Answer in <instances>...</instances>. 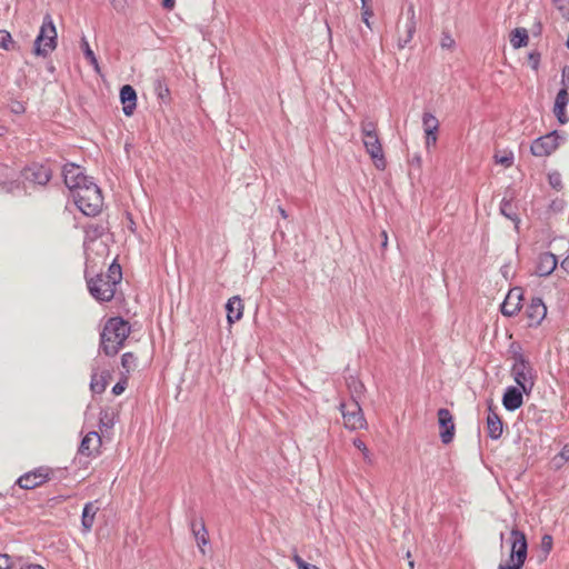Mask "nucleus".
Listing matches in <instances>:
<instances>
[{"label":"nucleus","instance_id":"nucleus-1","mask_svg":"<svg viewBox=\"0 0 569 569\" xmlns=\"http://www.w3.org/2000/svg\"><path fill=\"white\" fill-rule=\"evenodd\" d=\"M131 332L130 323L122 317L109 318L100 332L99 351L108 357L116 356Z\"/></svg>","mask_w":569,"mask_h":569},{"label":"nucleus","instance_id":"nucleus-2","mask_svg":"<svg viewBox=\"0 0 569 569\" xmlns=\"http://www.w3.org/2000/svg\"><path fill=\"white\" fill-rule=\"evenodd\" d=\"M73 201L77 208L87 217H96L101 212L103 197L101 189L94 181L82 186L73 194Z\"/></svg>","mask_w":569,"mask_h":569},{"label":"nucleus","instance_id":"nucleus-3","mask_svg":"<svg viewBox=\"0 0 569 569\" xmlns=\"http://www.w3.org/2000/svg\"><path fill=\"white\" fill-rule=\"evenodd\" d=\"M513 363L510 372L516 382V387L521 388L525 395L529 396L536 383V371L530 361L520 351L513 352Z\"/></svg>","mask_w":569,"mask_h":569},{"label":"nucleus","instance_id":"nucleus-4","mask_svg":"<svg viewBox=\"0 0 569 569\" xmlns=\"http://www.w3.org/2000/svg\"><path fill=\"white\" fill-rule=\"evenodd\" d=\"M362 142L367 153L370 156L375 167L378 170H385L387 160L385 158L382 144L380 142L377 126L372 121L361 122Z\"/></svg>","mask_w":569,"mask_h":569},{"label":"nucleus","instance_id":"nucleus-5","mask_svg":"<svg viewBox=\"0 0 569 569\" xmlns=\"http://www.w3.org/2000/svg\"><path fill=\"white\" fill-rule=\"evenodd\" d=\"M57 29L50 13L42 19L39 33L33 43V53L38 57H47L57 48Z\"/></svg>","mask_w":569,"mask_h":569},{"label":"nucleus","instance_id":"nucleus-6","mask_svg":"<svg viewBox=\"0 0 569 569\" xmlns=\"http://www.w3.org/2000/svg\"><path fill=\"white\" fill-rule=\"evenodd\" d=\"M102 440L97 431L88 432L81 440L77 456L73 459V465L78 469L88 468L90 460L97 458L100 455V447Z\"/></svg>","mask_w":569,"mask_h":569},{"label":"nucleus","instance_id":"nucleus-7","mask_svg":"<svg viewBox=\"0 0 569 569\" xmlns=\"http://www.w3.org/2000/svg\"><path fill=\"white\" fill-rule=\"evenodd\" d=\"M84 278L88 291L96 301L110 302L114 298L117 287L111 284L103 273L89 277L88 270H86Z\"/></svg>","mask_w":569,"mask_h":569},{"label":"nucleus","instance_id":"nucleus-8","mask_svg":"<svg viewBox=\"0 0 569 569\" xmlns=\"http://www.w3.org/2000/svg\"><path fill=\"white\" fill-rule=\"evenodd\" d=\"M566 141V134L558 130H552L543 136L536 138L530 144V153L533 157H548L555 152L559 146Z\"/></svg>","mask_w":569,"mask_h":569},{"label":"nucleus","instance_id":"nucleus-9","mask_svg":"<svg viewBox=\"0 0 569 569\" xmlns=\"http://www.w3.org/2000/svg\"><path fill=\"white\" fill-rule=\"evenodd\" d=\"M52 174L53 170L49 161L31 162L21 170V177L24 181L39 187H46Z\"/></svg>","mask_w":569,"mask_h":569},{"label":"nucleus","instance_id":"nucleus-10","mask_svg":"<svg viewBox=\"0 0 569 569\" xmlns=\"http://www.w3.org/2000/svg\"><path fill=\"white\" fill-rule=\"evenodd\" d=\"M340 410L347 429L358 430L367 427L362 409L357 400L352 399L349 403H340Z\"/></svg>","mask_w":569,"mask_h":569},{"label":"nucleus","instance_id":"nucleus-11","mask_svg":"<svg viewBox=\"0 0 569 569\" xmlns=\"http://www.w3.org/2000/svg\"><path fill=\"white\" fill-rule=\"evenodd\" d=\"M62 177L63 182L68 189L72 192V194L82 188V186L88 184L93 181L91 177L84 174L83 168L76 163H66L62 168Z\"/></svg>","mask_w":569,"mask_h":569},{"label":"nucleus","instance_id":"nucleus-12","mask_svg":"<svg viewBox=\"0 0 569 569\" xmlns=\"http://www.w3.org/2000/svg\"><path fill=\"white\" fill-rule=\"evenodd\" d=\"M510 542L509 561L523 567L528 556V542L525 532L513 528L510 531Z\"/></svg>","mask_w":569,"mask_h":569},{"label":"nucleus","instance_id":"nucleus-13","mask_svg":"<svg viewBox=\"0 0 569 569\" xmlns=\"http://www.w3.org/2000/svg\"><path fill=\"white\" fill-rule=\"evenodd\" d=\"M417 29V17L415 7L410 4L406 11V21L402 24V20L400 19L398 22V42L397 46L399 49L406 48L412 40L413 34Z\"/></svg>","mask_w":569,"mask_h":569},{"label":"nucleus","instance_id":"nucleus-14","mask_svg":"<svg viewBox=\"0 0 569 569\" xmlns=\"http://www.w3.org/2000/svg\"><path fill=\"white\" fill-rule=\"evenodd\" d=\"M438 416V426L440 429L439 437L443 445H449L452 442L456 433V425L453 421V416L447 408H440L437 412Z\"/></svg>","mask_w":569,"mask_h":569},{"label":"nucleus","instance_id":"nucleus-15","mask_svg":"<svg viewBox=\"0 0 569 569\" xmlns=\"http://www.w3.org/2000/svg\"><path fill=\"white\" fill-rule=\"evenodd\" d=\"M523 290L521 287H515L509 290L500 306V311L505 317H515L522 308Z\"/></svg>","mask_w":569,"mask_h":569},{"label":"nucleus","instance_id":"nucleus-16","mask_svg":"<svg viewBox=\"0 0 569 569\" xmlns=\"http://www.w3.org/2000/svg\"><path fill=\"white\" fill-rule=\"evenodd\" d=\"M49 480V469L46 467L36 468L26 472L17 480V485L22 489H34Z\"/></svg>","mask_w":569,"mask_h":569},{"label":"nucleus","instance_id":"nucleus-17","mask_svg":"<svg viewBox=\"0 0 569 569\" xmlns=\"http://www.w3.org/2000/svg\"><path fill=\"white\" fill-rule=\"evenodd\" d=\"M528 327L536 328L547 316V307L540 297H533L525 310Z\"/></svg>","mask_w":569,"mask_h":569},{"label":"nucleus","instance_id":"nucleus-18","mask_svg":"<svg viewBox=\"0 0 569 569\" xmlns=\"http://www.w3.org/2000/svg\"><path fill=\"white\" fill-rule=\"evenodd\" d=\"M523 395L525 391L521 388L516 386L507 387L501 399L503 408L509 412L518 410L523 405Z\"/></svg>","mask_w":569,"mask_h":569},{"label":"nucleus","instance_id":"nucleus-19","mask_svg":"<svg viewBox=\"0 0 569 569\" xmlns=\"http://www.w3.org/2000/svg\"><path fill=\"white\" fill-rule=\"evenodd\" d=\"M487 431L488 437L492 440L500 439L503 431V422L495 411L492 400L488 402Z\"/></svg>","mask_w":569,"mask_h":569},{"label":"nucleus","instance_id":"nucleus-20","mask_svg":"<svg viewBox=\"0 0 569 569\" xmlns=\"http://www.w3.org/2000/svg\"><path fill=\"white\" fill-rule=\"evenodd\" d=\"M558 266V257L550 251L541 252L536 264V274L539 277L550 276Z\"/></svg>","mask_w":569,"mask_h":569},{"label":"nucleus","instance_id":"nucleus-21","mask_svg":"<svg viewBox=\"0 0 569 569\" xmlns=\"http://www.w3.org/2000/svg\"><path fill=\"white\" fill-rule=\"evenodd\" d=\"M190 530L194 537L197 546L199 547L200 551L204 555L206 551L203 547L209 545L210 540L203 519L192 518L190 520Z\"/></svg>","mask_w":569,"mask_h":569},{"label":"nucleus","instance_id":"nucleus-22","mask_svg":"<svg viewBox=\"0 0 569 569\" xmlns=\"http://www.w3.org/2000/svg\"><path fill=\"white\" fill-rule=\"evenodd\" d=\"M569 103V92L567 88H561L555 99L553 113L560 124H566L569 117L566 113V108Z\"/></svg>","mask_w":569,"mask_h":569},{"label":"nucleus","instance_id":"nucleus-23","mask_svg":"<svg viewBox=\"0 0 569 569\" xmlns=\"http://www.w3.org/2000/svg\"><path fill=\"white\" fill-rule=\"evenodd\" d=\"M120 101L124 116L130 117L137 107V92L130 84H124L120 89Z\"/></svg>","mask_w":569,"mask_h":569},{"label":"nucleus","instance_id":"nucleus-24","mask_svg":"<svg viewBox=\"0 0 569 569\" xmlns=\"http://www.w3.org/2000/svg\"><path fill=\"white\" fill-rule=\"evenodd\" d=\"M99 506H97V501H89L84 505L81 515V530L83 533H88L91 531L96 515L99 511Z\"/></svg>","mask_w":569,"mask_h":569},{"label":"nucleus","instance_id":"nucleus-25","mask_svg":"<svg viewBox=\"0 0 569 569\" xmlns=\"http://www.w3.org/2000/svg\"><path fill=\"white\" fill-rule=\"evenodd\" d=\"M227 320L229 323L239 321L243 316V303L239 296L230 298L226 303Z\"/></svg>","mask_w":569,"mask_h":569},{"label":"nucleus","instance_id":"nucleus-26","mask_svg":"<svg viewBox=\"0 0 569 569\" xmlns=\"http://www.w3.org/2000/svg\"><path fill=\"white\" fill-rule=\"evenodd\" d=\"M500 213L507 219L511 220L515 223L516 229H518L520 223V218L518 214V208L512 202V198H507L506 196L502 198L499 207Z\"/></svg>","mask_w":569,"mask_h":569},{"label":"nucleus","instance_id":"nucleus-27","mask_svg":"<svg viewBox=\"0 0 569 569\" xmlns=\"http://www.w3.org/2000/svg\"><path fill=\"white\" fill-rule=\"evenodd\" d=\"M111 378V372L109 370H103L100 376H98V372L96 369H93L91 375V381H90V389L93 393H102L109 382V379Z\"/></svg>","mask_w":569,"mask_h":569},{"label":"nucleus","instance_id":"nucleus-28","mask_svg":"<svg viewBox=\"0 0 569 569\" xmlns=\"http://www.w3.org/2000/svg\"><path fill=\"white\" fill-rule=\"evenodd\" d=\"M107 231V227L100 223L88 224L84 227V241L83 246L87 243L94 242L99 238H101Z\"/></svg>","mask_w":569,"mask_h":569},{"label":"nucleus","instance_id":"nucleus-29","mask_svg":"<svg viewBox=\"0 0 569 569\" xmlns=\"http://www.w3.org/2000/svg\"><path fill=\"white\" fill-rule=\"evenodd\" d=\"M153 90L157 97L162 102H169L170 101V89L168 87V83L164 79V77H157L153 80Z\"/></svg>","mask_w":569,"mask_h":569},{"label":"nucleus","instance_id":"nucleus-30","mask_svg":"<svg viewBox=\"0 0 569 569\" xmlns=\"http://www.w3.org/2000/svg\"><path fill=\"white\" fill-rule=\"evenodd\" d=\"M529 41L528 31L525 28H516L510 33V43L515 49L526 47Z\"/></svg>","mask_w":569,"mask_h":569},{"label":"nucleus","instance_id":"nucleus-31","mask_svg":"<svg viewBox=\"0 0 569 569\" xmlns=\"http://www.w3.org/2000/svg\"><path fill=\"white\" fill-rule=\"evenodd\" d=\"M107 280H109V282L113 286H118L121 280H122V268L121 266L117 262V260H113L111 262V264L109 266L108 268V271L106 274H103Z\"/></svg>","mask_w":569,"mask_h":569},{"label":"nucleus","instance_id":"nucleus-32","mask_svg":"<svg viewBox=\"0 0 569 569\" xmlns=\"http://www.w3.org/2000/svg\"><path fill=\"white\" fill-rule=\"evenodd\" d=\"M422 126L425 133L427 132H438L439 130V121L436 116L431 112H423L422 114Z\"/></svg>","mask_w":569,"mask_h":569},{"label":"nucleus","instance_id":"nucleus-33","mask_svg":"<svg viewBox=\"0 0 569 569\" xmlns=\"http://www.w3.org/2000/svg\"><path fill=\"white\" fill-rule=\"evenodd\" d=\"M81 49L83 51L84 58L89 61V63L94 68L96 71H99L100 68L98 59L94 52L91 50L89 42L84 37L81 39Z\"/></svg>","mask_w":569,"mask_h":569},{"label":"nucleus","instance_id":"nucleus-34","mask_svg":"<svg viewBox=\"0 0 569 569\" xmlns=\"http://www.w3.org/2000/svg\"><path fill=\"white\" fill-rule=\"evenodd\" d=\"M114 426V415L108 410L101 409L99 413V429L108 430Z\"/></svg>","mask_w":569,"mask_h":569},{"label":"nucleus","instance_id":"nucleus-35","mask_svg":"<svg viewBox=\"0 0 569 569\" xmlns=\"http://www.w3.org/2000/svg\"><path fill=\"white\" fill-rule=\"evenodd\" d=\"M137 365V357L132 352H124L121 356V367L123 368V372L121 375H128Z\"/></svg>","mask_w":569,"mask_h":569},{"label":"nucleus","instance_id":"nucleus-36","mask_svg":"<svg viewBox=\"0 0 569 569\" xmlns=\"http://www.w3.org/2000/svg\"><path fill=\"white\" fill-rule=\"evenodd\" d=\"M0 48L7 51L14 49L11 33L4 29L0 30Z\"/></svg>","mask_w":569,"mask_h":569},{"label":"nucleus","instance_id":"nucleus-37","mask_svg":"<svg viewBox=\"0 0 569 569\" xmlns=\"http://www.w3.org/2000/svg\"><path fill=\"white\" fill-rule=\"evenodd\" d=\"M362 6H361V20L362 22L367 26V28L369 30H372V23H371V18L373 17V10L372 8L369 6V2H361Z\"/></svg>","mask_w":569,"mask_h":569},{"label":"nucleus","instance_id":"nucleus-38","mask_svg":"<svg viewBox=\"0 0 569 569\" xmlns=\"http://www.w3.org/2000/svg\"><path fill=\"white\" fill-rule=\"evenodd\" d=\"M352 442H353V446L358 450L361 451L363 460L367 463L371 465L372 463L371 453H370L369 449L367 448L366 443L360 438H355Z\"/></svg>","mask_w":569,"mask_h":569},{"label":"nucleus","instance_id":"nucleus-39","mask_svg":"<svg viewBox=\"0 0 569 569\" xmlns=\"http://www.w3.org/2000/svg\"><path fill=\"white\" fill-rule=\"evenodd\" d=\"M548 182L550 187L557 191L561 190L563 187L561 174L558 171H553L548 174Z\"/></svg>","mask_w":569,"mask_h":569},{"label":"nucleus","instance_id":"nucleus-40","mask_svg":"<svg viewBox=\"0 0 569 569\" xmlns=\"http://www.w3.org/2000/svg\"><path fill=\"white\" fill-rule=\"evenodd\" d=\"M541 61V53L538 50H532L528 53V62L533 71H538Z\"/></svg>","mask_w":569,"mask_h":569},{"label":"nucleus","instance_id":"nucleus-41","mask_svg":"<svg viewBox=\"0 0 569 569\" xmlns=\"http://www.w3.org/2000/svg\"><path fill=\"white\" fill-rule=\"evenodd\" d=\"M552 543H553L552 536H550L548 533L542 536L540 547L545 553V558L550 553V551L552 549Z\"/></svg>","mask_w":569,"mask_h":569},{"label":"nucleus","instance_id":"nucleus-42","mask_svg":"<svg viewBox=\"0 0 569 569\" xmlns=\"http://www.w3.org/2000/svg\"><path fill=\"white\" fill-rule=\"evenodd\" d=\"M440 46L443 49H452L456 46L455 39L451 37L449 31H443L441 34Z\"/></svg>","mask_w":569,"mask_h":569},{"label":"nucleus","instance_id":"nucleus-43","mask_svg":"<svg viewBox=\"0 0 569 569\" xmlns=\"http://www.w3.org/2000/svg\"><path fill=\"white\" fill-rule=\"evenodd\" d=\"M128 386V377L126 375H122L120 380L112 387V393L114 396H120L124 392L126 388Z\"/></svg>","mask_w":569,"mask_h":569},{"label":"nucleus","instance_id":"nucleus-44","mask_svg":"<svg viewBox=\"0 0 569 569\" xmlns=\"http://www.w3.org/2000/svg\"><path fill=\"white\" fill-rule=\"evenodd\" d=\"M549 211L553 212V213H560L565 210L566 208V201L563 199H560V198H557V199H553L550 203H549Z\"/></svg>","mask_w":569,"mask_h":569},{"label":"nucleus","instance_id":"nucleus-45","mask_svg":"<svg viewBox=\"0 0 569 569\" xmlns=\"http://www.w3.org/2000/svg\"><path fill=\"white\" fill-rule=\"evenodd\" d=\"M495 159H496L497 163H500V164L505 166L506 168L511 167L512 163H513V154H512V152H509L508 154H503V156H500V157L498 154H496Z\"/></svg>","mask_w":569,"mask_h":569},{"label":"nucleus","instance_id":"nucleus-46","mask_svg":"<svg viewBox=\"0 0 569 569\" xmlns=\"http://www.w3.org/2000/svg\"><path fill=\"white\" fill-rule=\"evenodd\" d=\"M438 132H427L426 136V148L429 150L431 147H435L437 143Z\"/></svg>","mask_w":569,"mask_h":569},{"label":"nucleus","instance_id":"nucleus-47","mask_svg":"<svg viewBox=\"0 0 569 569\" xmlns=\"http://www.w3.org/2000/svg\"><path fill=\"white\" fill-rule=\"evenodd\" d=\"M0 569H14L10 561V557L6 553H0Z\"/></svg>","mask_w":569,"mask_h":569},{"label":"nucleus","instance_id":"nucleus-48","mask_svg":"<svg viewBox=\"0 0 569 569\" xmlns=\"http://www.w3.org/2000/svg\"><path fill=\"white\" fill-rule=\"evenodd\" d=\"M561 84L562 88H567L569 86V66H565L561 70Z\"/></svg>","mask_w":569,"mask_h":569},{"label":"nucleus","instance_id":"nucleus-49","mask_svg":"<svg viewBox=\"0 0 569 569\" xmlns=\"http://www.w3.org/2000/svg\"><path fill=\"white\" fill-rule=\"evenodd\" d=\"M292 561L296 563L298 569H307L308 562L305 561L298 553H293Z\"/></svg>","mask_w":569,"mask_h":569},{"label":"nucleus","instance_id":"nucleus-50","mask_svg":"<svg viewBox=\"0 0 569 569\" xmlns=\"http://www.w3.org/2000/svg\"><path fill=\"white\" fill-rule=\"evenodd\" d=\"M559 457L563 460V461H569V442L566 443L562 449L560 450L559 452Z\"/></svg>","mask_w":569,"mask_h":569},{"label":"nucleus","instance_id":"nucleus-51","mask_svg":"<svg viewBox=\"0 0 569 569\" xmlns=\"http://www.w3.org/2000/svg\"><path fill=\"white\" fill-rule=\"evenodd\" d=\"M498 569H522V566L509 561V563H500Z\"/></svg>","mask_w":569,"mask_h":569},{"label":"nucleus","instance_id":"nucleus-52","mask_svg":"<svg viewBox=\"0 0 569 569\" xmlns=\"http://www.w3.org/2000/svg\"><path fill=\"white\" fill-rule=\"evenodd\" d=\"M560 268L569 273V253L566 256V258L560 262Z\"/></svg>","mask_w":569,"mask_h":569},{"label":"nucleus","instance_id":"nucleus-53","mask_svg":"<svg viewBox=\"0 0 569 569\" xmlns=\"http://www.w3.org/2000/svg\"><path fill=\"white\" fill-rule=\"evenodd\" d=\"M19 569H44L42 566L40 565H36V563H22Z\"/></svg>","mask_w":569,"mask_h":569},{"label":"nucleus","instance_id":"nucleus-54","mask_svg":"<svg viewBox=\"0 0 569 569\" xmlns=\"http://www.w3.org/2000/svg\"><path fill=\"white\" fill-rule=\"evenodd\" d=\"M12 111L14 113H23L26 111L24 106L21 102H17Z\"/></svg>","mask_w":569,"mask_h":569},{"label":"nucleus","instance_id":"nucleus-55","mask_svg":"<svg viewBox=\"0 0 569 569\" xmlns=\"http://www.w3.org/2000/svg\"><path fill=\"white\" fill-rule=\"evenodd\" d=\"M558 9L562 12V16L569 20V10L567 9V6L561 2L560 6H558Z\"/></svg>","mask_w":569,"mask_h":569},{"label":"nucleus","instance_id":"nucleus-56","mask_svg":"<svg viewBox=\"0 0 569 569\" xmlns=\"http://www.w3.org/2000/svg\"><path fill=\"white\" fill-rule=\"evenodd\" d=\"M162 7L167 11H171L174 8L176 2H161Z\"/></svg>","mask_w":569,"mask_h":569},{"label":"nucleus","instance_id":"nucleus-57","mask_svg":"<svg viewBox=\"0 0 569 569\" xmlns=\"http://www.w3.org/2000/svg\"><path fill=\"white\" fill-rule=\"evenodd\" d=\"M381 237H382L381 247L385 249L388 243V234L385 230L381 231Z\"/></svg>","mask_w":569,"mask_h":569},{"label":"nucleus","instance_id":"nucleus-58","mask_svg":"<svg viewBox=\"0 0 569 569\" xmlns=\"http://www.w3.org/2000/svg\"><path fill=\"white\" fill-rule=\"evenodd\" d=\"M365 389V386L362 382L360 381H357L356 386H355V391L356 392H361L362 390Z\"/></svg>","mask_w":569,"mask_h":569},{"label":"nucleus","instance_id":"nucleus-59","mask_svg":"<svg viewBox=\"0 0 569 569\" xmlns=\"http://www.w3.org/2000/svg\"><path fill=\"white\" fill-rule=\"evenodd\" d=\"M278 211L282 218L286 219L288 217L287 211L282 207H279Z\"/></svg>","mask_w":569,"mask_h":569},{"label":"nucleus","instance_id":"nucleus-60","mask_svg":"<svg viewBox=\"0 0 569 569\" xmlns=\"http://www.w3.org/2000/svg\"><path fill=\"white\" fill-rule=\"evenodd\" d=\"M8 169H9V167L7 164L0 163V170L1 171H6Z\"/></svg>","mask_w":569,"mask_h":569},{"label":"nucleus","instance_id":"nucleus-61","mask_svg":"<svg viewBox=\"0 0 569 569\" xmlns=\"http://www.w3.org/2000/svg\"><path fill=\"white\" fill-rule=\"evenodd\" d=\"M6 131V128L4 127H0V136H2Z\"/></svg>","mask_w":569,"mask_h":569}]
</instances>
